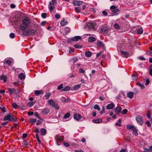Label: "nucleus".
<instances>
[{
    "label": "nucleus",
    "mask_w": 152,
    "mask_h": 152,
    "mask_svg": "<svg viewBox=\"0 0 152 152\" xmlns=\"http://www.w3.org/2000/svg\"><path fill=\"white\" fill-rule=\"evenodd\" d=\"M30 24V20L28 17H25L19 27L21 31H24L29 27Z\"/></svg>",
    "instance_id": "nucleus-1"
},
{
    "label": "nucleus",
    "mask_w": 152,
    "mask_h": 152,
    "mask_svg": "<svg viewBox=\"0 0 152 152\" xmlns=\"http://www.w3.org/2000/svg\"><path fill=\"white\" fill-rule=\"evenodd\" d=\"M96 28V24L94 23L89 22L86 24L85 28L88 31L95 30Z\"/></svg>",
    "instance_id": "nucleus-2"
},
{
    "label": "nucleus",
    "mask_w": 152,
    "mask_h": 152,
    "mask_svg": "<svg viewBox=\"0 0 152 152\" xmlns=\"http://www.w3.org/2000/svg\"><path fill=\"white\" fill-rule=\"evenodd\" d=\"M23 35L24 36H29L32 35L36 33V31L34 29H28L27 30L23 31Z\"/></svg>",
    "instance_id": "nucleus-3"
},
{
    "label": "nucleus",
    "mask_w": 152,
    "mask_h": 152,
    "mask_svg": "<svg viewBox=\"0 0 152 152\" xmlns=\"http://www.w3.org/2000/svg\"><path fill=\"white\" fill-rule=\"evenodd\" d=\"M4 121H6L9 120L10 121H16V120L14 118L13 114L11 113H9L8 115L5 116L4 118Z\"/></svg>",
    "instance_id": "nucleus-4"
},
{
    "label": "nucleus",
    "mask_w": 152,
    "mask_h": 152,
    "mask_svg": "<svg viewBox=\"0 0 152 152\" xmlns=\"http://www.w3.org/2000/svg\"><path fill=\"white\" fill-rule=\"evenodd\" d=\"M48 103L49 104L51 105L52 107H56L57 109H58L59 108L57 104L55 102L54 100L52 99H50L48 100Z\"/></svg>",
    "instance_id": "nucleus-5"
},
{
    "label": "nucleus",
    "mask_w": 152,
    "mask_h": 152,
    "mask_svg": "<svg viewBox=\"0 0 152 152\" xmlns=\"http://www.w3.org/2000/svg\"><path fill=\"white\" fill-rule=\"evenodd\" d=\"M136 120L138 124L142 125L143 123L142 117L140 115H138L136 117Z\"/></svg>",
    "instance_id": "nucleus-6"
},
{
    "label": "nucleus",
    "mask_w": 152,
    "mask_h": 152,
    "mask_svg": "<svg viewBox=\"0 0 152 152\" xmlns=\"http://www.w3.org/2000/svg\"><path fill=\"white\" fill-rule=\"evenodd\" d=\"M56 144L58 145H59L60 144H58V143L62 141L64 139V137L62 136H58L56 137Z\"/></svg>",
    "instance_id": "nucleus-7"
},
{
    "label": "nucleus",
    "mask_w": 152,
    "mask_h": 152,
    "mask_svg": "<svg viewBox=\"0 0 152 152\" xmlns=\"http://www.w3.org/2000/svg\"><path fill=\"white\" fill-rule=\"evenodd\" d=\"M110 8L114 14H115L119 11V10L117 8V7L115 5L111 6Z\"/></svg>",
    "instance_id": "nucleus-8"
},
{
    "label": "nucleus",
    "mask_w": 152,
    "mask_h": 152,
    "mask_svg": "<svg viewBox=\"0 0 152 152\" xmlns=\"http://www.w3.org/2000/svg\"><path fill=\"white\" fill-rule=\"evenodd\" d=\"M83 3V1H73V4L75 6H80Z\"/></svg>",
    "instance_id": "nucleus-9"
},
{
    "label": "nucleus",
    "mask_w": 152,
    "mask_h": 152,
    "mask_svg": "<svg viewBox=\"0 0 152 152\" xmlns=\"http://www.w3.org/2000/svg\"><path fill=\"white\" fill-rule=\"evenodd\" d=\"M114 105L115 104L113 103H111L107 104L106 107V108L108 110L112 109L114 107Z\"/></svg>",
    "instance_id": "nucleus-10"
},
{
    "label": "nucleus",
    "mask_w": 152,
    "mask_h": 152,
    "mask_svg": "<svg viewBox=\"0 0 152 152\" xmlns=\"http://www.w3.org/2000/svg\"><path fill=\"white\" fill-rule=\"evenodd\" d=\"M81 39V37L79 36H75L71 38V40L73 41H77L80 40Z\"/></svg>",
    "instance_id": "nucleus-11"
},
{
    "label": "nucleus",
    "mask_w": 152,
    "mask_h": 152,
    "mask_svg": "<svg viewBox=\"0 0 152 152\" xmlns=\"http://www.w3.org/2000/svg\"><path fill=\"white\" fill-rule=\"evenodd\" d=\"M74 118L77 121H79L81 118V115L79 114H75L74 115Z\"/></svg>",
    "instance_id": "nucleus-12"
},
{
    "label": "nucleus",
    "mask_w": 152,
    "mask_h": 152,
    "mask_svg": "<svg viewBox=\"0 0 152 152\" xmlns=\"http://www.w3.org/2000/svg\"><path fill=\"white\" fill-rule=\"evenodd\" d=\"M121 52L123 57L126 58H127L128 57L129 53L127 52L121 51Z\"/></svg>",
    "instance_id": "nucleus-13"
},
{
    "label": "nucleus",
    "mask_w": 152,
    "mask_h": 152,
    "mask_svg": "<svg viewBox=\"0 0 152 152\" xmlns=\"http://www.w3.org/2000/svg\"><path fill=\"white\" fill-rule=\"evenodd\" d=\"M92 122L94 123L99 124L102 122V120L100 118H97L93 120Z\"/></svg>",
    "instance_id": "nucleus-14"
},
{
    "label": "nucleus",
    "mask_w": 152,
    "mask_h": 152,
    "mask_svg": "<svg viewBox=\"0 0 152 152\" xmlns=\"http://www.w3.org/2000/svg\"><path fill=\"white\" fill-rule=\"evenodd\" d=\"M49 110L47 108H45L42 110V113L45 115L48 114L49 112Z\"/></svg>",
    "instance_id": "nucleus-15"
},
{
    "label": "nucleus",
    "mask_w": 152,
    "mask_h": 152,
    "mask_svg": "<svg viewBox=\"0 0 152 152\" xmlns=\"http://www.w3.org/2000/svg\"><path fill=\"white\" fill-rule=\"evenodd\" d=\"M8 90L10 92V94H15L16 92V89L14 88H9Z\"/></svg>",
    "instance_id": "nucleus-16"
},
{
    "label": "nucleus",
    "mask_w": 152,
    "mask_h": 152,
    "mask_svg": "<svg viewBox=\"0 0 152 152\" xmlns=\"http://www.w3.org/2000/svg\"><path fill=\"white\" fill-rule=\"evenodd\" d=\"M126 127L127 129L128 130L131 129L133 130L136 127L131 124H128L126 125Z\"/></svg>",
    "instance_id": "nucleus-17"
},
{
    "label": "nucleus",
    "mask_w": 152,
    "mask_h": 152,
    "mask_svg": "<svg viewBox=\"0 0 152 152\" xmlns=\"http://www.w3.org/2000/svg\"><path fill=\"white\" fill-rule=\"evenodd\" d=\"M5 61L8 66H11L12 65V61L9 59H6Z\"/></svg>",
    "instance_id": "nucleus-18"
},
{
    "label": "nucleus",
    "mask_w": 152,
    "mask_h": 152,
    "mask_svg": "<svg viewBox=\"0 0 152 152\" xmlns=\"http://www.w3.org/2000/svg\"><path fill=\"white\" fill-rule=\"evenodd\" d=\"M18 77L20 80L24 79L25 78V75L23 73H20L18 75Z\"/></svg>",
    "instance_id": "nucleus-19"
},
{
    "label": "nucleus",
    "mask_w": 152,
    "mask_h": 152,
    "mask_svg": "<svg viewBox=\"0 0 152 152\" xmlns=\"http://www.w3.org/2000/svg\"><path fill=\"white\" fill-rule=\"evenodd\" d=\"M70 89V87L68 86H66L63 89L61 90V91H69Z\"/></svg>",
    "instance_id": "nucleus-20"
},
{
    "label": "nucleus",
    "mask_w": 152,
    "mask_h": 152,
    "mask_svg": "<svg viewBox=\"0 0 152 152\" xmlns=\"http://www.w3.org/2000/svg\"><path fill=\"white\" fill-rule=\"evenodd\" d=\"M97 45L98 47L102 46L103 47H104V44H103V42L99 40L97 41Z\"/></svg>",
    "instance_id": "nucleus-21"
},
{
    "label": "nucleus",
    "mask_w": 152,
    "mask_h": 152,
    "mask_svg": "<svg viewBox=\"0 0 152 152\" xmlns=\"http://www.w3.org/2000/svg\"><path fill=\"white\" fill-rule=\"evenodd\" d=\"M107 30V28L106 26H102L100 28L101 31L102 32H105Z\"/></svg>",
    "instance_id": "nucleus-22"
},
{
    "label": "nucleus",
    "mask_w": 152,
    "mask_h": 152,
    "mask_svg": "<svg viewBox=\"0 0 152 152\" xmlns=\"http://www.w3.org/2000/svg\"><path fill=\"white\" fill-rule=\"evenodd\" d=\"M60 24L62 26H64L68 24L67 22L64 19L62 20L60 23Z\"/></svg>",
    "instance_id": "nucleus-23"
},
{
    "label": "nucleus",
    "mask_w": 152,
    "mask_h": 152,
    "mask_svg": "<svg viewBox=\"0 0 152 152\" xmlns=\"http://www.w3.org/2000/svg\"><path fill=\"white\" fill-rule=\"evenodd\" d=\"M7 76L5 75H2L0 76V79L1 80H3L4 82L5 83L6 82Z\"/></svg>",
    "instance_id": "nucleus-24"
},
{
    "label": "nucleus",
    "mask_w": 152,
    "mask_h": 152,
    "mask_svg": "<svg viewBox=\"0 0 152 152\" xmlns=\"http://www.w3.org/2000/svg\"><path fill=\"white\" fill-rule=\"evenodd\" d=\"M121 110V108L120 106H117L115 109V111L116 113L120 112Z\"/></svg>",
    "instance_id": "nucleus-25"
},
{
    "label": "nucleus",
    "mask_w": 152,
    "mask_h": 152,
    "mask_svg": "<svg viewBox=\"0 0 152 152\" xmlns=\"http://www.w3.org/2000/svg\"><path fill=\"white\" fill-rule=\"evenodd\" d=\"M43 92L42 90H36L34 91V93L36 96H38Z\"/></svg>",
    "instance_id": "nucleus-26"
},
{
    "label": "nucleus",
    "mask_w": 152,
    "mask_h": 152,
    "mask_svg": "<svg viewBox=\"0 0 152 152\" xmlns=\"http://www.w3.org/2000/svg\"><path fill=\"white\" fill-rule=\"evenodd\" d=\"M46 133V130L44 128H42L41 129V134L42 135H45Z\"/></svg>",
    "instance_id": "nucleus-27"
},
{
    "label": "nucleus",
    "mask_w": 152,
    "mask_h": 152,
    "mask_svg": "<svg viewBox=\"0 0 152 152\" xmlns=\"http://www.w3.org/2000/svg\"><path fill=\"white\" fill-rule=\"evenodd\" d=\"M35 103V102H27V106L29 107H31L34 105Z\"/></svg>",
    "instance_id": "nucleus-28"
},
{
    "label": "nucleus",
    "mask_w": 152,
    "mask_h": 152,
    "mask_svg": "<svg viewBox=\"0 0 152 152\" xmlns=\"http://www.w3.org/2000/svg\"><path fill=\"white\" fill-rule=\"evenodd\" d=\"M132 79L134 80H136L138 77V75L136 73L135 74H133L132 76Z\"/></svg>",
    "instance_id": "nucleus-29"
},
{
    "label": "nucleus",
    "mask_w": 152,
    "mask_h": 152,
    "mask_svg": "<svg viewBox=\"0 0 152 152\" xmlns=\"http://www.w3.org/2000/svg\"><path fill=\"white\" fill-rule=\"evenodd\" d=\"M85 55L86 57H90L91 56L92 53L91 51H86L85 52Z\"/></svg>",
    "instance_id": "nucleus-30"
},
{
    "label": "nucleus",
    "mask_w": 152,
    "mask_h": 152,
    "mask_svg": "<svg viewBox=\"0 0 152 152\" xmlns=\"http://www.w3.org/2000/svg\"><path fill=\"white\" fill-rule=\"evenodd\" d=\"M137 33L139 34H142L143 33V29L141 28H140L137 30Z\"/></svg>",
    "instance_id": "nucleus-31"
},
{
    "label": "nucleus",
    "mask_w": 152,
    "mask_h": 152,
    "mask_svg": "<svg viewBox=\"0 0 152 152\" xmlns=\"http://www.w3.org/2000/svg\"><path fill=\"white\" fill-rule=\"evenodd\" d=\"M127 95L128 97L130 99H132L133 98V94L132 92H129L127 93Z\"/></svg>",
    "instance_id": "nucleus-32"
},
{
    "label": "nucleus",
    "mask_w": 152,
    "mask_h": 152,
    "mask_svg": "<svg viewBox=\"0 0 152 152\" xmlns=\"http://www.w3.org/2000/svg\"><path fill=\"white\" fill-rule=\"evenodd\" d=\"M64 31L65 34H67L70 32V28L69 27H66L64 28Z\"/></svg>",
    "instance_id": "nucleus-33"
},
{
    "label": "nucleus",
    "mask_w": 152,
    "mask_h": 152,
    "mask_svg": "<svg viewBox=\"0 0 152 152\" xmlns=\"http://www.w3.org/2000/svg\"><path fill=\"white\" fill-rule=\"evenodd\" d=\"M96 40L95 38L93 37H90L88 38V40L89 42H93L94 41Z\"/></svg>",
    "instance_id": "nucleus-34"
},
{
    "label": "nucleus",
    "mask_w": 152,
    "mask_h": 152,
    "mask_svg": "<svg viewBox=\"0 0 152 152\" xmlns=\"http://www.w3.org/2000/svg\"><path fill=\"white\" fill-rule=\"evenodd\" d=\"M51 93L49 92L47 93L45 95L44 97H45L46 99H48L51 95Z\"/></svg>",
    "instance_id": "nucleus-35"
},
{
    "label": "nucleus",
    "mask_w": 152,
    "mask_h": 152,
    "mask_svg": "<svg viewBox=\"0 0 152 152\" xmlns=\"http://www.w3.org/2000/svg\"><path fill=\"white\" fill-rule=\"evenodd\" d=\"M137 85L140 86L141 87V89H143L145 88V86L144 85L141 84L139 82H137Z\"/></svg>",
    "instance_id": "nucleus-36"
},
{
    "label": "nucleus",
    "mask_w": 152,
    "mask_h": 152,
    "mask_svg": "<svg viewBox=\"0 0 152 152\" xmlns=\"http://www.w3.org/2000/svg\"><path fill=\"white\" fill-rule=\"evenodd\" d=\"M133 134L135 135H137L138 134V131L136 127H135L133 130Z\"/></svg>",
    "instance_id": "nucleus-37"
},
{
    "label": "nucleus",
    "mask_w": 152,
    "mask_h": 152,
    "mask_svg": "<svg viewBox=\"0 0 152 152\" xmlns=\"http://www.w3.org/2000/svg\"><path fill=\"white\" fill-rule=\"evenodd\" d=\"M114 28L116 29H119L120 28L119 25L117 23H115L114 24Z\"/></svg>",
    "instance_id": "nucleus-38"
},
{
    "label": "nucleus",
    "mask_w": 152,
    "mask_h": 152,
    "mask_svg": "<svg viewBox=\"0 0 152 152\" xmlns=\"http://www.w3.org/2000/svg\"><path fill=\"white\" fill-rule=\"evenodd\" d=\"M37 121V119H31L30 120V122L32 124H34Z\"/></svg>",
    "instance_id": "nucleus-39"
},
{
    "label": "nucleus",
    "mask_w": 152,
    "mask_h": 152,
    "mask_svg": "<svg viewBox=\"0 0 152 152\" xmlns=\"http://www.w3.org/2000/svg\"><path fill=\"white\" fill-rule=\"evenodd\" d=\"M79 7H76L75 8V10L76 12L78 13L80 12L81 11V10L80 9Z\"/></svg>",
    "instance_id": "nucleus-40"
},
{
    "label": "nucleus",
    "mask_w": 152,
    "mask_h": 152,
    "mask_svg": "<svg viewBox=\"0 0 152 152\" xmlns=\"http://www.w3.org/2000/svg\"><path fill=\"white\" fill-rule=\"evenodd\" d=\"M70 115V113H67L64 115V118L65 119H66L68 118L69 117Z\"/></svg>",
    "instance_id": "nucleus-41"
},
{
    "label": "nucleus",
    "mask_w": 152,
    "mask_h": 152,
    "mask_svg": "<svg viewBox=\"0 0 152 152\" xmlns=\"http://www.w3.org/2000/svg\"><path fill=\"white\" fill-rule=\"evenodd\" d=\"M94 108L95 110H97L98 111L100 110V108L98 104L95 105L94 107Z\"/></svg>",
    "instance_id": "nucleus-42"
},
{
    "label": "nucleus",
    "mask_w": 152,
    "mask_h": 152,
    "mask_svg": "<svg viewBox=\"0 0 152 152\" xmlns=\"http://www.w3.org/2000/svg\"><path fill=\"white\" fill-rule=\"evenodd\" d=\"M49 10L50 12H52L55 7L49 5Z\"/></svg>",
    "instance_id": "nucleus-43"
},
{
    "label": "nucleus",
    "mask_w": 152,
    "mask_h": 152,
    "mask_svg": "<svg viewBox=\"0 0 152 152\" xmlns=\"http://www.w3.org/2000/svg\"><path fill=\"white\" fill-rule=\"evenodd\" d=\"M36 138L37 139V140L39 143V144H40L41 143V141L39 139V135L37 134H36Z\"/></svg>",
    "instance_id": "nucleus-44"
},
{
    "label": "nucleus",
    "mask_w": 152,
    "mask_h": 152,
    "mask_svg": "<svg viewBox=\"0 0 152 152\" xmlns=\"http://www.w3.org/2000/svg\"><path fill=\"white\" fill-rule=\"evenodd\" d=\"M20 20V18L19 17H16L14 19V21L15 23H18Z\"/></svg>",
    "instance_id": "nucleus-45"
},
{
    "label": "nucleus",
    "mask_w": 152,
    "mask_h": 152,
    "mask_svg": "<svg viewBox=\"0 0 152 152\" xmlns=\"http://www.w3.org/2000/svg\"><path fill=\"white\" fill-rule=\"evenodd\" d=\"M128 111V110L126 109H124L121 112V113L122 115L126 114Z\"/></svg>",
    "instance_id": "nucleus-46"
},
{
    "label": "nucleus",
    "mask_w": 152,
    "mask_h": 152,
    "mask_svg": "<svg viewBox=\"0 0 152 152\" xmlns=\"http://www.w3.org/2000/svg\"><path fill=\"white\" fill-rule=\"evenodd\" d=\"M81 87V86L80 84H78L75 86L74 87V89L75 90H77L79 88H80Z\"/></svg>",
    "instance_id": "nucleus-47"
},
{
    "label": "nucleus",
    "mask_w": 152,
    "mask_h": 152,
    "mask_svg": "<svg viewBox=\"0 0 152 152\" xmlns=\"http://www.w3.org/2000/svg\"><path fill=\"white\" fill-rule=\"evenodd\" d=\"M149 72L150 75H152V65H151L149 68Z\"/></svg>",
    "instance_id": "nucleus-48"
},
{
    "label": "nucleus",
    "mask_w": 152,
    "mask_h": 152,
    "mask_svg": "<svg viewBox=\"0 0 152 152\" xmlns=\"http://www.w3.org/2000/svg\"><path fill=\"white\" fill-rule=\"evenodd\" d=\"M12 105L14 109H17L18 107V106L16 103H13Z\"/></svg>",
    "instance_id": "nucleus-49"
},
{
    "label": "nucleus",
    "mask_w": 152,
    "mask_h": 152,
    "mask_svg": "<svg viewBox=\"0 0 152 152\" xmlns=\"http://www.w3.org/2000/svg\"><path fill=\"white\" fill-rule=\"evenodd\" d=\"M142 152H151V151L148 148H144V151Z\"/></svg>",
    "instance_id": "nucleus-50"
},
{
    "label": "nucleus",
    "mask_w": 152,
    "mask_h": 152,
    "mask_svg": "<svg viewBox=\"0 0 152 152\" xmlns=\"http://www.w3.org/2000/svg\"><path fill=\"white\" fill-rule=\"evenodd\" d=\"M63 145L64 146L68 147L69 146V144L68 142H64L63 143Z\"/></svg>",
    "instance_id": "nucleus-51"
},
{
    "label": "nucleus",
    "mask_w": 152,
    "mask_h": 152,
    "mask_svg": "<svg viewBox=\"0 0 152 152\" xmlns=\"http://www.w3.org/2000/svg\"><path fill=\"white\" fill-rule=\"evenodd\" d=\"M63 88V85L62 84H61L60 86H58L57 89L58 90H60L62 89Z\"/></svg>",
    "instance_id": "nucleus-52"
},
{
    "label": "nucleus",
    "mask_w": 152,
    "mask_h": 152,
    "mask_svg": "<svg viewBox=\"0 0 152 152\" xmlns=\"http://www.w3.org/2000/svg\"><path fill=\"white\" fill-rule=\"evenodd\" d=\"M0 110H2L3 113H5L6 112L5 108L4 107H0Z\"/></svg>",
    "instance_id": "nucleus-53"
},
{
    "label": "nucleus",
    "mask_w": 152,
    "mask_h": 152,
    "mask_svg": "<svg viewBox=\"0 0 152 152\" xmlns=\"http://www.w3.org/2000/svg\"><path fill=\"white\" fill-rule=\"evenodd\" d=\"M79 73H84L85 72V70L83 69H82L81 68H80L79 69Z\"/></svg>",
    "instance_id": "nucleus-54"
},
{
    "label": "nucleus",
    "mask_w": 152,
    "mask_h": 152,
    "mask_svg": "<svg viewBox=\"0 0 152 152\" xmlns=\"http://www.w3.org/2000/svg\"><path fill=\"white\" fill-rule=\"evenodd\" d=\"M15 37V34L13 33H11L10 34V37L11 38H14Z\"/></svg>",
    "instance_id": "nucleus-55"
},
{
    "label": "nucleus",
    "mask_w": 152,
    "mask_h": 152,
    "mask_svg": "<svg viewBox=\"0 0 152 152\" xmlns=\"http://www.w3.org/2000/svg\"><path fill=\"white\" fill-rule=\"evenodd\" d=\"M102 14L103 15L105 16H107L108 14V13H107V12L105 10H104L103 11H102Z\"/></svg>",
    "instance_id": "nucleus-56"
},
{
    "label": "nucleus",
    "mask_w": 152,
    "mask_h": 152,
    "mask_svg": "<svg viewBox=\"0 0 152 152\" xmlns=\"http://www.w3.org/2000/svg\"><path fill=\"white\" fill-rule=\"evenodd\" d=\"M46 13H42L41 15V16L42 18H46Z\"/></svg>",
    "instance_id": "nucleus-57"
},
{
    "label": "nucleus",
    "mask_w": 152,
    "mask_h": 152,
    "mask_svg": "<svg viewBox=\"0 0 152 152\" xmlns=\"http://www.w3.org/2000/svg\"><path fill=\"white\" fill-rule=\"evenodd\" d=\"M146 124L149 127H150L151 126V124L149 121H147L146 123Z\"/></svg>",
    "instance_id": "nucleus-58"
},
{
    "label": "nucleus",
    "mask_w": 152,
    "mask_h": 152,
    "mask_svg": "<svg viewBox=\"0 0 152 152\" xmlns=\"http://www.w3.org/2000/svg\"><path fill=\"white\" fill-rule=\"evenodd\" d=\"M150 83L149 79V78H148L146 81V82L145 83V85L146 86H147Z\"/></svg>",
    "instance_id": "nucleus-59"
},
{
    "label": "nucleus",
    "mask_w": 152,
    "mask_h": 152,
    "mask_svg": "<svg viewBox=\"0 0 152 152\" xmlns=\"http://www.w3.org/2000/svg\"><path fill=\"white\" fill-rule=\"evenodd\" d=\"M55 17L57 19H59L60 18V15L58 14H56L55 15Z\"/></svg>",
    "instance_id": "nucleus-60"
},
{
    "label": "nucleus",
    "mask_w": 152,
    "mask_h": 152,
    "mask_svg": "<svg viewBox=\"0 0 152 152\" xmlns=\"http://www.w3.org/2000/svg\"><path fill=\"white\" fill-rule=\"evenodd\" d=\"M105 110V108L104 107H103L102 109V110L100 111V113L101 114H103L104 113V111Z\"/></svg>",
    "instance_id": "nucleus-61"
},
{
    "label": "nucleus",
    "mask_w": 152,
    "mask_h": 152,
    "mask_svg": "<svg viewBox=\"0 0 152 152\" xmlns=\"http://www.w3.org/2000/svg\"><path fill=\"white\" fill-rule=\"evenodd\" d=\"M72 146L75 148H77L78 146L77 144L75 143H72Z\"/></svg>",
    "instance_id": "nucleus-62"
},
{
    "label": "nucleus",
    "mask_w": 152,
    "mask_h": 152,
    "mask_svg": "<svg viewBox=\"0 0 152 152\" xmlns=\"http://www.w3.org/2000/svg\"><path fill=\"white\" fill-rule=\"evenodd\" d=\"M147 117L149 119H151V115L148 112L147 114Z\"/></svg>",
    "instance_id": "nucleus-63"
},
{
    "label": "nucleus",
    "mask_w": 152,
    "mask_h": 152,
    "mask_svg": "<svg viewBox=\"0 0 152 152\" xmlns=\"http://www.w3.org/2000/svg\"><path fill=\"white\" fill-rule=\"evenodd\" d=\"M72 60L74 62H75L77 61L78 59L77 57H74L73 58Z\"/></svg>",
    "instance_id": "nucleus-64"
}]
</instances>
